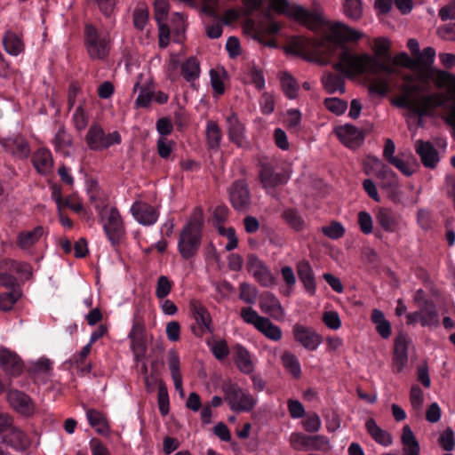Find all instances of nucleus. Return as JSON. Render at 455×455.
<instances>
[{
    "instance_id": "obj_1",
    "label": "nucleus",
    "mask_w": 455,
    "mask_h": 455,
    "mask_svg": "<svg viewBox=\"0 0 455 455\" xmlns=\"http://www.w3.org/2000/svg\"><path fill=\"white\" fill-rule=\"evenodd\" d=\"M363 36L351 27L336 22L330 28V34L323 38H307L302 36L292 37L283 50L288 54L300 56L308 61L321 64L325 63L324 59L331 56L337 47L345 42H356Z\"/></svg>"
},
{
    "instance_id": "obj_2",
    "label": "nucleus",
    "mask_w": 455,
    "mask_h": 455,
    "mask_svg": "<svg viewBox=\"0 0 455 455\" xmlns=\"http://www.w3.org/2000/svg\"><path fill=\"white\" fill-rule=\"evenodd\" d=\"M332 68L347 77L364 73L377 75L379 71L387 75H393L396 72L395 68L389 64L380 62L375 57L367 53L355 54L347 47H343L339 56V61L333 63Z\"/></svg>"
},
{
    "instance_id": "obj_3",
    "label": "nucleus",
    "mask_w": 455,
    "mask_h": 455,
    "mask_svg": "<svg viewBox=\"0 0 455 455\" xmlns=\"http://www.w3.org/2000/svg\"><path fill=\"white\" fill-rule=\"evenodd\" d=\"M204 213L200 207L195 208L189 221L182 228L178 242V249L184 259H189L197 254L202 241Z\"/></svg>"
},
{
    "instance_id": "obj_4",
    "label": "nucleus",
    "mask_w": 455,
    "mask_h": 455,
    "mask_svg": "<svg viewBox=\"0 0 455 455\" xmlns=\"http://www.w3.org/2000/svg\"><path fill=\"white\" fill-rule=\"evenodd\" d=\"M270 10L268 8L261 12L264 20H259L258 23L251 18L246 19L243 24V31L265 46L277 48V43L273 36L279 32L281 25L274 20Z\"/></svg>"
},
{
    "instance_id": "obj_5",
    "label": "nucleus",
    "mask_w": 455,
    "mask_h": 455,
    "mask_svg": "<svg viewBox=\"0 0 455 455\" xmlns=\"http://www.w3.org/2000/svg\"><path fill=\"white\" fill-rule=\"evenodd\" d=\"M269 8L278 14H283L289 19L294 20L311 30H316L326 24L322 13L309 12L298 4H291L288 0H269Z\"/></svg>"
},
{
    "instance_id": "obj_6",
    "label": "nucleus",
    "mask_w": 455,
    "mask_h": 455,
    "mask_svg": "<svg viewBox=\"0 0 455 455\" xmlns=\"http://www.w3.org/2000/svg\"><path fill=\"white\" fill-rule=\"evenodd\" d=\"M224 399L235 411H251L255 404L256 399L250 394L245 393L237 384L225 382L221 386Z\"/></svg>"
},
{
    "instance_id": "obj_7",
    "label": "nucleus",
    "mask_w": 455,
    "mask_h": 455,
    "mask_svg": "<svg viewBox=\"0 0 455 455\" xmlns=\"http://www.w3.org/2000/svg\"><path fill=\"white\" fill-rule=\"evenodd\" d=\"M85 141L91 150L100 151L114 144H119L121 136L118 132L106 134L100 125L94 124L89 128Z\"/></svg>"
},
{
    "instance_id": "obj_8",
    "label": "nucleus",
    "mask_w": 455,
    "mask_h": 455,
    "mask_svg": "<svg viewBox=\"0 0 455 455\" xmlns=\"http://www.w3.org/2000/svg\"><path fill=\"white\" fill-rule=\"evenodd\" d=\"M0 145L4 152L20 160L27 159L31 152L28 141L20 133L7 136L0 134Z\"/></svg>"
},
{
    "instance_id": "obj_9",
    "label": "nucleus",
    "mask_w": 455,
    "mask_h": 455,
    "mask_svg": "<svg viewBox=\"0 0 455 455\" xmlns=\"http://www.w3.org/2000/svg\"><path fill=\"white\" fill-rule=\"evenodd\" d=\"M85 44L91 59L102 60L108 54V42L106 38L100 37L96 28L87 24L84 28Z\"/></svg>"
},
{
    "instance_id": "obj_10",
    "label": "nucleus",
    "mask_w": 455,
    "mask_h": 455,
    "mask_svg": "<svg viewBox=\"0 0 455 455\" xmlns=\"http://www.w3.org/2000/svg\"><path fill=\"white\" fill-rule=\"evenodd\" d=\"M229 201L238 212H247L251 204V193L245 180L234 181L228 188Z\"/></svg>"
},
{
    "instance_id": "obj_11",
    "label": "nucleus",
    "mask_w": 455,
    "mask_h": 455,
    "mask_svg": "<svg viewBox=\"0 0 455 455\" xmlns=\"http://www.w3.org/2000/svg\"><path fill=\"white\" fill-rule=\"evenodd\" d=\"M447 100V96L443 92L422 95L415 100L413 114L419 117L431 116L436 108L443 107Z\"/></svg>"
},
{
    "instance_id": "obj_12",
    "label": "nucleus",
    "mask_w": 455,
    "mask_h": 455,
    "mask_svg": "<svg viewBox=\"0 0 455 455\" xmlns=\"http://www.w3.org/2000/svg\"><path fill=\"white\" fill-rule=\"evenodd\" d=\"M246 267L261 286L270 287L275 284V276L257 255L249 254L247 256Z\"/></svg>"
},
{
    "instance_id": "obj_13",
    "label": "nucleus",
    "mask_w": 455,
    "mask_h": 455,
    "mask_svg": "<svg viewBox=\"0 0 455 455\" xmlns=\"http://www.w3.org/2000/svg\"><path fill=\"white\" fill-rule=\"evenodd\" d=\"M189 308L193 318L199 325L198 328L195 326L192 327L194 334L201 337L205 331L212 333V317L204 304L199 300L192 299L189 303Z\"/></svg>"
},
{
    "instance_id": "obj_14",
    "label": "nucleus",
    "mask_w": 455,
    "mask_h": 455,
    "mask_svg": "<svg viewBox=\"0 0 455 455\" xmlns=\"http://www.w3.org/2000/svg\"><path fill=\"white\" fill-rule=\"evenodd\" d=\"M292 335L296 342L309 351L315 350L323 341V337L312 327L305 326L300 323H295L293 325Z\"/></svg>"
},
{
    "instance_id": "obj_15",
    "label": "nucleus",
    "mask_w": 455,
    "mask_h": 455,
    "mask_svg": "<svg viewBox=\"0 0 455 455\" xmlns=\"http://www.w3.org/2000/svg\"><path fill=\"white\" fill-rule=\"evenodd\" d=\"M290 442L293 449L298 451H319L328 443V440L323 435H307L302 433H293Z\"/></svg>"
},
{
    "instance_id": "obj_16",
    "label": "nucleus",
    "mask_w": 455,
    "mask_h": 455,
    "mask_svg": "<svg viewBox=\"0 0 455 455\" xmlns=\"http://www.w3.org/2000/svg\"><path fill=\"white\" fill-rule=\"evenodd\" d=\"M410 339L404 333H399L394 342L393 371L399 373L408 363V346Z\"/></svg>"
},
{
    "instance_id": "obj_17",
    "label": "nucleus",
    "mask_w": 455,
    "mask_h": 455,
    "mask_svg": "<svg viewBox=\"0 0 455 455\" xmlns=\"http://www.w3.org/2000/svg\"><path fill=\"white\" fill-rule=\"evenodd\" d=\"M104 230L113 245L118 244L124 234V226L121 215L116 208H111L104 220Z\"/></svg>"
},
{
    "instance_id": "obj_18",
    "label": "nucleus",
    "mask_w": 455,
    "mask_h": 455,
    "mask_svg": "<svg viewBox=\"0 0 455 455\" xmlns=\"http://www.w3.org/2000/svg\"><path fill=\"white\" fill-rule=\"evenodd\" d=\"M0 367L9 377H18L22 373L24 364L15 352L0 347Z\"/></svg>"
},
{
    "instance_id": "obj_19",
    "label": "nucleus",
    "mask_w": 455,
    "mask_h": 455,
    "mask_svg": "<svg viewBox=\"0 0 455 455\" xmlns=\"http://www.w3.org/2000/svg\"><path fill=\"white\" fill-rule=\"evenodd\" d=\"M374 168L377 170L376 176L381 180V188L390 194H396L399 187L396 174L378 157L371 158Z\"/></svg>"
},
{
    "instance_id": "obj_20",
    "label": "nucleus",
    "mask_w": 455,
    "mask_h": 455,
    "mask_svg": "<svg viewBox=\"0 0 455 455\" xmlns=\"http://www.w3.org/2000/svg\"><path fill=\"white\" fill-rule=\"evenodd\" d=\"M259 307L263 313L276 321H283L284 318V309L279 299L269 291H265L260 295Z\"/></svg>"
},
{
    "instance_id": "obj_21",
    "label": "nucleus",
    "mask_w": 455,
    "mask_h": 455,
    "mask_svg": "<svg viewBox=\"0 0 455 455\" xmlns=\"http://www.w3.org/2000/svg\"><path fill=\"white\" fill-rule=\"evenodd\" d=\"M228 123V134L231 142L235 144L238 148H249V142L245 138V127L240 122L238 116L233 113L227 118Z\"/></svg>"
},
{
    "instance_id": "obj_22",
    "label": "nucleus",
    "mask_w": 455,
    "mask_h": 455,
    "mask_svg": "<svg viewBox=\"0 0 455 455\" xmlns=\"http://www.w3.org/2000/svg\"><path fill=\"white\" fill-rule=\"evenodd\" d=\"M336 134L340 141L350 148H358L364 140L363 132L352 124L339 126Z\"/></svg>"
},
{
    "instance_id": "obj_23",
    "label": "nucleus",
    "mask_w": 455,
    "mask_h": 455,
    "mask_svg": "<svg viewBox=\"0 0 455 455\" xmlns=\"http://www.w3.org/2000/svg\"><path fill=\"white\" fill-rule=\"evenodd\" d=\"M259 180L265 188H275L286 183L289 176L285 173L276 172L269 163L260 164Z\"/></svg>"
},
{
    "instance_id": "obj_24",
    "label": "nucleus",
    "mask_w": 455,
    "mask_h": 455,
    "mask_svg": "<svg viewBox=\"0 0 455 455\" xmlns=\"http://www.w3.org/2000/svg\"><path fill=\"white\" fill-rule=\"evenodd\" d=\"M10 405L19 413L30 415L34 411V404L31 398L19 390H11L7 395Z\"/></svg>"
},
{
    "instance_id": "obj_25",
    "label": "nucleus",
    "mask_w": 455,
    "mask_h": 455,
    "mask_svg": "<svg viewBox=\"0 0 455 455\" xmlns=\"http://www.w3.org/2000/svg\"><path fill=\"white\" fill-rule=\"evenodd\" d=\"M416 153L427 168L434 169L439 162L438 151L429 141L419 140L416 142Z\"/></svg>"
},
{
    "instance_id": "obj_26",
    "label": "nucleus",
    "mask_w": 455,
    "mask_h": 455,
    "mask_svg": "<svg viewBox=\"0 0 455 455\" xmlns=\"http://www.w3.org/2000/svg\"><path fill=\"white\" fill-rule=\"evenodd\" d=\"M131 212L142 225H152L158 218V212L155 207L143 202H135L131 208Z\"/></svg>"
},
{
    "instance_id": "obj_27",
    "label": "nucleus",
    "mask_w": 455,
    "mask_h": 455,
    "mask_svg": "<svg viewBox=\"0 0 455 455\" xmlns=\"http://www.w3.org/2000/svg\"><path fill=\"white\" fill-rule=\"evenodd\" d=\"M8 430L10 432L3 437L4 445H9L17 451H24L29 446V440L23 431L12 425Z\"/></svg>"
},
{
    "instance_id": "obj_28",
    "label": "nucleus",
    "mask_w": 455,
    "mask_h": 455,
    "mask_svg": "<svg viewBox=\"0 0 455 455\" xmlns=\"http://www.w3.org/2000/svg\"><path fill=\"white\" fill-rule=\"evenodd\" d=\"M297 273L307 292L314 295L316 283L313 268L307 260H301L297 264Z\"/></svg>"
},
{
    "instance_id": "obj_29",
    "label": "nucleus",
    "mask_w": 455,
    "mask_h": 455,
    "mask_svg": "<svg viewBox=\"0 0 455 455\" xmlns=\"http://www.w3.org/2000/svg\"><path fill=\"white\" fill-rule=\"evenodd\" d=\"M32 163L36 170L42 175L50 173L53 167L52 154L46 148L36 150L33 154Z\"/></svg>"
},
{
    "instance_id": "obj_30",
    "label": "nucleus",
    "mask_w": 455,
    "mask_h": 455,
    "mask_svg": "<svg viewBox=\"0 0 455 455\" xmlns=\"http://www.w3.org/2000/svg\"><path fill=\"white\" fill-rule=\"evenodd\" d=\"M321 82L323 89L330 94L335 93L336 92L343 94L346 92L345 78L340 75L325 72L321 78Z\"/></svg>"
},
{
    "instance_id": "obj_31",
    "label": "nucleus",
    "mask_w": 455,
    "mask_h": 455,
    "mask_svg": "<svg viewBox=\"0 0 455 455\" xmlns=\"http://www.w3.org/2000/svg\"><path fill=\"white\" fill-rule=\"evenodd\" d=\"M365 428L371 437L379 444L388 446L392 443L391 435L378 426L374 419L370 418L366 420Z\"/></svg>"
},
{
    "instance_id": "obj_32",
    "label": "nucleus",
    "mask_w": 455,
    "mask_h": 455,
    "mask_svg": "<svg viewBox=\"0 0 455 455\" xmlns=\"http://www.w3.org/2000/svg\"><path fill=\"white\" fill-rule=\"evenodd\" d=\"M401 441L404 446L403 448V455H420L419 443L408 425L403 427Z\"/></svg>"
},
{
    "instance_id": "obj_33",
    "label": "nucleus",
    "mask_w": 455,
    "mask_h": 455,
    "mask_svg": "<svg viewBox=\"0 0 455 455\" xmlns=\"http://www.w3.org/2000/svg\"><path fill=\"white\" fill-rule=\"evenodd\" d=\"M86 417L89 424L97 433L107 435L109 432V426L106 416L100 411L89 409L86 411Z\"/></svg>"
},
{
    "instance_id": "obj_34",
    "label": "nucleus",
    "mask_w": 455,
    "mask_h": 455,
    "mask_svg": "<svg viewBox=\"0 0 455 455\" xmlns=\"http://www.w3.org/2000/svg\"><path fill=\"white\" fill-rule=\"evenodd\" d=\"M43 235V227L37 226L33 230L20 232L18 235L17 243L21 249H28L36 243Z\"/></svg>"
},
{
    "instance_id": "obj_35",
    "label": "nucleus",
    "mask_w": 455,
    "mask_h": 455,
    "mask_svg": "<svg viewBox=\"0 0 455 455\" xmlns=\"http://www.w3.org/2000/svg\"><path fill=\"white\" fill-rule=\"evenodd\" d=\"M377 223L386 231L394 232L398 225L394 212L387 208H379L376 214Z\"/></svg>"
},
{
    "instance_id": "obj_36",
    "label": "nucleus",
    "mask_w": 455,
    "mask_h": 455,
    "mask_svg": "<svg viewBox=\"0 0 455 455\" xmlns=\"http://www.w3.org/2000/svg\"><path fill=\"white\" fill-rule=\"evenodd\" d=\"M235 363L243 373H251L253 371V364L249 351L242 345L235 347Z\"/></svg>"
},
{
    "instance_id": "obj_37",
    "label": "nucleus",
    "mask_w": 455,
    "mask_h": 455,
    "mask_svg": "<svg viewBox=\"0 0 455 455\" xmlns=\"http://www.w3.org/2000/svg\"><path fill=\"white\" fill-rule=\"evenodd\" d=\"M282 218L286 224L296 232L302 231L306 228V221L300 213L293 209L288 208L282 212Z\"/></svg>"
},
{
    "instance_id": "obj_38",
    "label": "nucleus",
    "mask_w": 455,
    "mask_h": 455,
    "mask_svg": "<svg viewBox=\"0 0 455 455\" xmlns=\"http://www.w3.org/2000/svg\"><path fill=\"white\" fill-rule=\"evenodd\" d=\"M5 51L11 55H18L24 50L22 40L12 31H7L3 38Z\"/></svg>"
},
{
    "instance_id": "obj_39",
    "label": "nucleus",
    "mask_w": 455,
    "mask_h": 455,
    "mask_svg": "<svg viewBox=\"0 0 455 455\" xmlns=\"http://www.w3.org/2000/svg\"><path fill=\"white\" fill-rule=\"evenodd\" d=\"M221 138V130L218 124L214 121H209L206 126V140L209 148L218 150Z\"/></svg>"
},
{
    "instance_id": "obj_40",
    "label": "nucleus",
    "mask_w": 455,
    "mask_h": 455,
    "mask_svg": "<svg viewBox=\"0 0 455 455\" xmlns=\"http://www.w3.org/2000/svg\"><path fill=\"white\" fill-rule=\"evenodd\" d=\"M181 75L188 82H193L200 75V63L196 57H189L181 65Z\"/></svg>"
},
{
    "instance_id": "obj_41",
    "label": "nucleus",
    "mask_w": 455,
    "mask_h": 455,
    "mask_svg": "<svg viewBox=\"0 0 455 455\" xmlns=\"http://www.w3.org/2000/svg\"><path fill=\"white\" fill-rule=\"evenodd\" d=\"M282 363L284 369L292 375L295 379H299L301 376L300 364L296 357L291 352H284L281 356Z\"/></svg>"
},
{
    "instance_id": "obj_42",
    "label": "nucleus",
    "mask_w": 455,
    "mask_h": 455,
    "mask_svg": "<svg viewBox=\"0 0 455 455\" xmlns=\"http://www.w3.org/2000/svg\"><path fill=\"white\" fill-rule=\"evenodd\" d=\"M21 288L3 292L0 294V310L7 312L12 309L15 303L21 298Z\"/></svg>"
},
{
    "instance_id": "obj_43",
    "label": "nucleus",
    "mask_w": 455,
    "mask_h": 455,
    "mask_svg": "<svg viewBox=\"0 0 455 455\" xmlns=\"http://www.w3.org/2000/svg\"><path fill=\"white\" fill-rule=\"evenodd\" d=\"M257 330L271 340L278 341L282 339L283 333L281 328L274 324L267 317L264 318V321L259 324Z\"/></svg>"
},
{
    "instance_id": "obj_44",
    "label": "nucleus",
    "mask_w": 455,
    "mask_h": 455,
    "mask_svg": "<svg viewBox=\"0 0 455 455\" xmlns=\"http://www.w3.org/2000/svg\"><path fill=\"white\" fill-rule=\"evenodd\" d=\"M420 323L422 326H437L439 315L434 304H427L420 309Z\"/></svg>"
},
{
    "instance_id": "obj_45",
    "label": "nucleus",
    "mask_w": 455,
    "mask_h": 455,
    "mask_svg": "<svg viewBox=\"0 0 455 455\" xmlns=\"http://www.w3.org/2000/svg\"><path fill=\"white\" fill-rule=\"evenodd\" d=\"M343 12L348 19L358 20L363 16V4L361 0H345Z\"/></svg>"
},
{
    "instance_id": "obj_46",
    "label": "nucleus",
    "mask_w": 455,
    "mask_h": 455,
    "mask_svg": "<svg viewBox=\"0 0 455 455\" xmlns=\"http://www.w3.org/2000/svg\"><path fill=\"white\" fill-rule=\"evenodd\" d=\"M55 148L61 151L65 156H69L68 148L72 145V140L64 128H60L54 138Z\"/></svg>"
},
{
    "instance_id": "obj_47",
    "label": "nucleus",
    "mask_w": 455,
    "mask_h": 455,
    "mask_svg": "<svg viewBox=\"0 0 455 455\" xmlns=\"http://www.w3.org/2000/svg\"><path fill=\"white\" fill-rule=\"evenodd\" d=\"M281 85L284 94L289 99L296 98L299 85L297 81L290 74L283 73L281 77Z\"/></svg>"
},
{
    "instance_id": "obj_48",
    "label": "nucleus",
    "mask_w": 455,
    "mask_h": 455,
    "mask_svg": "<svg viewBox=\"0 0 455 455\" xmlns=\"http://www.w3.org/2000/svg\"><path fill=\"white\" fill-rule=\"evenodd\" d=\"M226 74L224 68L221 70L213 68L210 70L211 84L214 92L218 95H222L225 92L223 76H225Z\"/></svg>"
},
{
    "instance_id": "obj_49",
    "label": "nucleus",
    "mask_w": 455,
    "mask_h": 455,
    "mask_svg": "<svg viewBox=\"0 0 455 455\" xmlns=\"http://www.w3.org/2000/svg\"><path fill=\"white\" fill-rule=\"evenodd\" d=\"M322 233L332 240L341 238L345 235V228L339 221H331L329 226H323L321 228Z\"/></svg>"
},
{
    "instance_id": "obj_50",
    "label": "nucleus",
    "mask_w": 455,
    "mask_h": 455,
    "mask_svg": "<svg viewBox=\"0 0 455 455\" xmlns=\"http://www.w3.org/2000/svg\"><path fill=\"white\" fill-rule=\"evenodd\" d=\"M158 407L162 416H166L169 413V395L165 384L160 381L158 387Z\"/></svg>"
},
{
    "instance_id": "obj_51",
    "label": "nucleus",
    "mask_w": 455,
    "mask_h": 455,
    "mask_svg": "<svg viewBox=\"0 0 455 455\" xmlns=\"http://www.w3.org/2000/svg\"><path fill=\"white\" fill-rule=\"evenodd\" d=\"M131 346L137 362L143 360L147 353L146 338H130Z\"/></svg>"
},
{
    "instance_id": "obj_52",
    "label": "nucleus",
    "mask_w": 455,
    "mask_h": 455,
    "mask_svg": "<svg viewBox=\"0 0 455 455\" xmlns=\"http://www.w3.org/2000/svg\"><path fill=\"white\" fill-rule=\"evenodd\" d=\"M368 90L371 94L385 96L389 91L388 80L386 78L376 77L371 82Z\"/></svg>"
},
{
    "instance_id": "obj_53",
    "label": "nucleus",
    "mask_w": 455,
    "mask_h": 455,
    "mask_svg": "<svg viewBox=\"0 0 455 455\" xmlns=\"http://www.w3.org/2000/svg\"><path fill=\"white\" fill-rule=\"evenodd\" d=\"M239 299L247 304H254L258 296V290L247 283H241L239 286Z\"/></svg>"
},
{
    "instance_id": "obj_54",
    "label": "nucleus",
    "mask_w": 455,
    "mask_h": 455,
    "mask_svg": "<svg viewBox=\"0 0 455 455\" xmlns=\"http://www.w3.org/2000/svg\"><path fill=\"white\" fill-rule=\"evenodd\" d=\"M438 444L446 451H451L455 447L454 432L448 427L439 436Z\"/></svg>"
},
{
    "instance_id": "obj_55",
    "label": "nucleus",
    "mask_w": 455,
    "mask_h": 455,
    "mask_svg": "<svg viewBox=\"0 0 455 455\" xmlns=\"http://www.w3.org/2000/svg\"><path fill=\"white\" fill-rule=\"evenodd\" d=\"M241 317L245 323L252 324L256 329H258L265 318L264 316L259 315V314L250 307L242 308Z\"/></svg>"
},
{
    "instance_id": "obj_56",
    "label": "nucleus",
    "mask_w": 455,
    "mask_h": 455,
    "mask_svg": "<svg viewBox=\"0 0 455 455\" xmlns=\"http://www.w3.org/2000/svg\"><path fill=\"white\" fill-rule=\"evenodd\" d=\"M154 9L155 19L157 23H160V21L166 20L170 9V4L167 0H155Z\"/></svg>"
},
{
    "instance_id": "obj_57",
    "label": "nucleus",
    "mask_w": 455,
    "mask_h": 455,
    "mask_svg": "<svg viewBox=\"0 0 455 455\" xmlns=\"http://www.w3.org/2000/svg\"><path fill=\"white\" fill-rule=\"evenodd\" d=\"M325 108L336 115H341L347 108V102L339 98H327L324 100Z\"/></svg>"
},
{
    "instance_id": "obj_58",
    "label": "nucleus",
    "mask_w": 455,
    "mask_h": 455,
    "mask_svg": "<svg viewBox=\"0 0 455 455\" xmlns=\"http://www.w3.org/2000/svg\"><path fill=\"white\" fill-rule=\"evenodd\" d=\"M435 51L433 47H426L422 52L415 58L417 61V68L419 66H430L435 60Z\"/></svg>"
},
{
    "instance_id": "obj_59",
    "label": "nucleus",
    "mask_w": 455,
    "mask_h": 455,
    "mask_svg": "<svg viewBox=\"0 0 455 455\" xmlns=\"http://www.w3.org/2000/svg\"><path fill=\"white\" fill-rule=\"evenodd\" d=\"M172 290V283L165 275H161L157 279V284L156 289V296L158 299H164L168 296Z\"/></svg>"
},
{
    "instance_id": "obj_60",
    "label": "nucleus",
    "mask_w": 455,
    "mask_h": 455,
    "mask_svg": "<svg viewBox=\"0 0 455 455\" xmlns=\"http://www.w3.org/2000/svg\"><path fill=\"white\" fill-rule=\"evenodd\" d=\"M148 20V11L147 8H136L133 12V24L134 27L142 30Z\"/></svg>"
},
{
    "instance_id": "obj_61",
    "label": "nucleus",
    "mask_w": 455,
    "mask_h": 455,
    "mask_svg": "<svg viewBox=\"0 0 455 455\" xmlns=\"http://www.w3.org/2000/svg\"><path fill=\"white\" fill-rule=\"evenodd\" d=\"M174 146V141L167 140L164 138H159L156 143L158 155L164 159L168 158L171 156Z\"/></svg>"
},
{
    "instance_id": "obj_62",
    "label": "nucleus",
    "mask_w": 455,
    "mask_h": 455,
    "mask_svg": "<svg viewBox=\"0 0 455 455\" xmlns=\"http://www.w3.org/2000/svg\"><path fill=\"white\" fill-rule=\"evenodd\" d=\"M358 224L363 234L368 235L372 232V218L367 212H358Z\"/></svg>"
},
{
    "instance_id": "obj_63",
    "label": "nucleus",
    "mask_w": 455,
    "mask_h": 455,
    "mask_svg": "<svg viewBox=\"0 0 455 455\" xmlns=\"http://www.w3.org/2000/svg\"><path fill=\"white\" fill-rule=\"evenodd\" d=\"M323 322L328 328L331 330H338L341 325L339 314L335 311L324 312L323 315Z\"/></svg>"
},
{
    "instance_id": "obj_64",
    "label": "nucleus",
    "mask_w": 455,
    "mask_h": 455,
    "mask_svg": "<svg viewBox=\"0 0 455 455\" xmlns=\"http://www.w3.org/2000/svg\"><path fill=\"white\" fill-rule=\"evenodd\" d=\"M212 352L218 360L225 359L229 354V348L226 340L216 341L212 347Z\"/></svg>"
}]
</instances>
